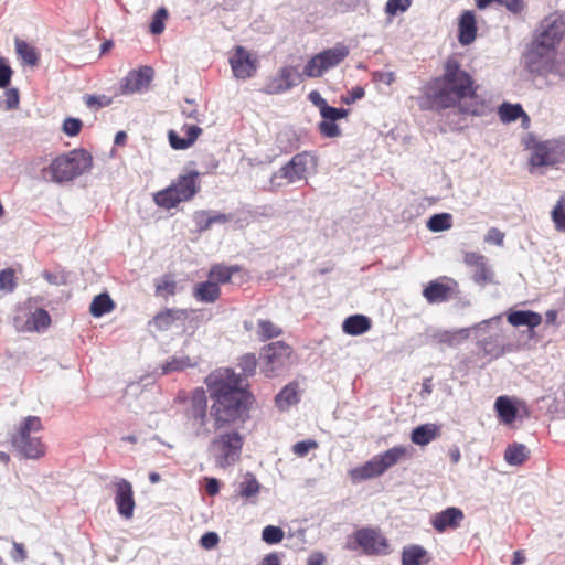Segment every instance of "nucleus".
I'll use <instances>...</instances> for the list:
<instances>
[{"label":"nucleus","mask_w":565,"mask_h":565,"mask_svg":"<svg viewBox=\"0 0 565 565\" xmlns=\"http://www.w3.org/2000/svg\"><path fill=\"white\" fill-rule=\"evenodd\" d=\"M205 384L213 401L211 418L216 431L207 446V455L217 468L226 469L239 461L244 437L236 429L221 431L236 422L247 402V392L242 388L243 380L231 369H218L209 374Z\"/></svg>","instance_id":"obj_1"},{"label":"nucleus","mask_w":565,"mask_h":565,"mask_svg":"<svg viewBox=\"0 0 565 565\" xmlns=\"http://www.w3.org/2000/svg\"><path fill=\"white\" fill-rule=\"evenodd\" d=\"M425 94L437 108L458 106L460 113L472 116H482L487 110L476 94L471 76L454 58L446 62L444 75L431 81Z\"/></svg>","instance_id":"obj_2"},{"label":"nucleus","mask_w":565,"mask_h":565,"mask_svg":"<svg viewBox=\"0 0 565 565\" xmlns=\"http://www.w3.org/2000/svg\"><path fill=\"white\" fill-rule=\"evenodd\" d=\"M43 430V424L39 416L22 418L11 434L10 443L19 456L24 459L39 460L46 455V445L38 433Z\"/></svg>","instance_id":"obj_3"},{"label":"nucleus","mask_w":565,"mask_h":565,"mask_svg":"<svg viewBox=\"0 0 565 565\" xmlns=\"http://www.w3.org/2000/svg\"><path fill=\"white\" fill-rule=\"evenodd\" d=\"M93 167V158L85 149H74L56 157L47 168L42 170L43 178L56 183L70 182L87 173Z\"/></svg>","instance_id":"obj_4"},{"label":"nucleus","mask_w":565,"mask_h":565,"mask_svg":"<svg viewBox=\"0 0 565 565\" xmlns=\"http://www.w3.org/2000/svg\"><path fill=\"white\" fill-rule=\"evenodd\" d=\"M409 457L411 452L407 447L394 446L384 452L373 456L363 465L350 469L348 475L353 483L377 478L398 462L406 460Z\"/></svg>","instance_id":"obj_5"},{"label":"nucleus","mask_w":565,"mask_h":565,"mask_svg":"<svg viewBox=\"0 0 565 565\" xmlns=\"http://www.w3.org/2000/svg\"><path fill=\"white\" fill-rule=\"evenodd\" d=\"M199 175L198 171L179 175L172 184L154 194L156 204L170 210L181 202L191 200L200 190Z\"/></svg>","instance_id":"obj_6"},{"label":"nucleus","mask_w":565,"mask_h":565,"mask_svg":"<svg viewBox=\"0 0 565 565\" xmlns=\"http://www.w3.org/2000/svg\"><path fill=\"white\" fill-rule=\"evenodd\" d=\"M344 547L349 551H362L367 556H384L391 553V545L379 527L365 526L350 535Z\"/></svg>","instance_id":"obj_7"},{"label":"nucleus","mask_w":565,"mask_h":565,"mask_svg":"<svg viewBox=\"0 0 565 565\" xmlns=\"http://www.w3.org/2000/svg\"><path fill=\"white\" fill-rule=\"evenodd\" d=\"M207 396L203 388H195L186 401L184 409L185 427L194 437H207L209 427Z\"/></svg>","instance_id":"obj_8"},{"label":"nucleus","mask_w":565,"mask_h":565,"mask_svg":"<svg viewBox=\"0 0 565 565\" xmlns=\"http://www.w3.org/2000/svg\"><path fill=\"white\" fill-rule=\"evenodd\" d=\"M561 57L556 50L540 47L532 43L525 56V64L527 70L537 76H563L565 67L561 63Z\"/></svg>","instance_id":"obj_9"},{"label":"nucleus","mask_w":565,"mask_h":565,"mask_svg":"<svg viewBox=\"0 0 565 565\" xmlns=\"http://www.w3.org/2000/svg\"><path fill=\"white\" fill-rule=\"evenodd\" d=\"M310 166H315V157L308 151L295 154L285 166L279 168L270 178V190H277L284 184L279 181L286 179L288 184L307 178Z\"/></svg>","instance_id":"obj_10"},{"label":"nucleus","mask_w":565,"mask_h":565,"mask_svg":"<svg viewBox=\"0 0 565 565\" xmlns=\"http://www.w3.org/2000/svg\"><path fill=\"white\" fill-rule=\"evenodd\" d=\"M349 47L342 43L324 50L312 56L303 67V74L308 77H320L327 71L338 66L348 55Z\"/></svg>","instance_id":"obj_11"},{"label":"nucleus","mask_w":565,"mask_h":565,"mask_svg":"<svg viewBox=\"0 0 565 565\" xmlns=\"http://www.w3.org/2000/svg\"><path fill=\"white\" fill-rule=\"evenodd\" d=\"M565 33V20L558 12L545 17L537 26L533 44L540 47H548L557 51L562 38Z\"/></svg>","instance_id":"obj_12"},{"label":"nucleus","mask_w":565,"mask_h":565,"mask_svg":"<svg viewBox=\"0 0 565 565\" xmlns=\"http://www.w3.org/2000/svg\"><path fill=\"white\" fill-rule=\"evenodd\" d=\"M565 161V141L559 139H552L537 142L532 148L530 157L531 172L535 169L556 166Z\"/></svg>","instance_id":"obj_13"},{"label":"nucleus","mask_w":565,"mask_h":565,"mask_svg":"<svg viewBox=\"0 0 565 565\" xmlns=\"http://www.w3.org/2000/svg\"><path fill=\"white\" fill-rule=\"evenodd\" d=\"M291 352V348L282 341L271 342L264 347L262 351V370L265 375L268 377L274 376L276 371L282 369L288 363Z\"/></svg>","instance_id":"obj_14"},{"label":"nucleus","mask_w":565,"mask_h":565,"mask_svg":"<svg viewBox=\"0 0 565 565\" xmlns=\"http://www.w3.org/2000/svg\"><path fill=\"white\" fill-rule=\"evenodd\" d=\"M111 484L115 492L114 502L119 515L125 520L132 519L136 507L132 484L124 478H115Z\"/></svg>","instance_id":"obj_15"},{"label":"nucleus","mask_w":565,"mask_h":565,"mask_svg":"<svg viewBox=\"0 0 565 565\" xmlns=\"http://www.w3.org/2000/svg\"><path fill=\"white\" fill-rule=\"evenodd\" d=\"M233 75L237 79H247L255 75L257 71V61L243 46H236L234 53L230 56Z\"/></svg>","instance_id":"obj_16"},{"label":"nucleus","mask_w":565,"mask_h":565,"mask_svg":"<svg viewBox=\"0 0 565 565\" xmlns=\"http://www.w3.org/2000/svg\"><path fill=\"white\" fill-rule=\"evenodd\" d=\"M492 321H500V317H495L489 320H483L480 323H477L470 328H461L457 330H436L431 334V339L434 342L438 344H446L448 347H457L462 341L467 340L470 337L471 330H480L483 328V326L492 322Z\"/></svg>","instance_id":"obj_17"},{"label":"nucleus","mask_w":565,"mask_h":565,"mask_svg":"<svg viewBox=\"0 0 565 565\" xmlns=\"http://www.w3.org/2000/svg\"><path fill=\"white\" fill-rule=\"evenodd\" d=\"M153 76V70L142 66L139 70L129 72L120 83L122 94H135L146 89Z\"/></svg>","instance_id":"obj_18"},{"label":"nucleus","mask_w":565,"mask_h":565,"mask_svg":"<svg viewBox=\"0 0 565 565\" xmlns=\"http://www.w3.org/2000/svg\"><path fill=\"white\" fill-rule=\"evenodd\" d=\"M463 518L465 514L462 510L456 507H449L441 512L435 513L430 519V524L438 533H444L448 530L459 527Z\"/></svg>","instance_id":"obj_19"},{"label":"nucleus","mask_w":565,"mask_h":565,"mask_svg":"<svg viewBox=\"0 0 565 565\" xmlns=\"http://www.w3.org/2000/svg\"><path fill=\"white\" fill-rule=\"evenodd\" d=\"M494 409L501 423L512 424L521 411L526 412L525 403L510 396H499L494 402Z\"/></svg>","instance_id":"obj_20"},{"label":"nucleus","mask_w":565,"mask_h":565,"mask_svg":"<svg viewBox=\"0 0 565 565\" xmlns=\"http://www.w3.org/2000/svg\"><path fill=\"white\" fill-rule=\"evenodd\" d=\"M298 82H300V74L294 67L285 66L266 83L265 92L267 94H280L297 85Z\"/></svg>","instance_id":"obj_21"},{"label":"nucleus","mask_w":565,"mask_h":565,"mask_svg":"<svg viewBox=\"0 0 565 565\" xmlns=\"http://www.w3.org/2000/svg\"><path fill=\"white\" fill-rule=\"evenodd\" d=\"M184 137L179 136L174 130L168 134L170 146L175 150L190 148L202 134V129L196 125L184 124L181 128Z\"/></svg>","instance_id":"obj_22"},{"label":"nucleus","mask_w":565,"mask_h":565,"mask_svg":"<svg viewBox=\"0 0 565 565\" xmlns=\"http://www.w3.org/2000/svg\"><path fill=\"white\" fill-rule=\"evenodd\" d=\"M476 14L472 11H465L458 23V41L461 45H469L476 40Z\"/></svg>","instance_id":"obj_23"},{"label":"nucleus","mask_w":565,"mask_h":565,"mask_svg":"<svg viewBox=\"0 0 565 565\" xmlns=\"http://www.w3.org/2000/svg\"><path fill=\"white\" fill-rule=\"evenodd\" d=\"M423 295L429 303L447 301L451 295V287L439 280L430 281L424 289Z\"/></svg>","instance_id":"obj_24"},{"label":"nucleus","mask_w":565,"mask_h":565,"mask_svg":"<svg viewBox=\"0 0 565 565\" xmlns=\"http://www.w3.org/2000/svg\"><path fill=\"white\" fill-rule=\"evenodd\" d=\"M371 319L363 315H353L344 319L342 331L349 335H361L371 329Z\"/></svg>","instance_id":"obj_25"},{"label":"nucleus","mask_w":565,"mask_h":565,"mask_svg":"<svg viewBox=\"0 0 565 565\" xmlns=\"http://www.w3.org/2000/svg\"><path fill=\"white\" fill-rule=\"evenodd\" d=\"M429 561L427 551L420 545H408L402 551V565H426Z\"/></svg>","instance_id":"obj_26"},{"label":"nucleus","mask_w":565,"mask_h":565,"mask_svg":"<svg viewBox=\"0 0 565 565\" xmlns=\"http://www.w3.org/2000/svg\"><path fill=\"white\" fill-rule=\"evenodd\" d=\"M508 321L514 327L526 326L530 329H534L542 322L540 313L530 310L513 311L508 315Z\"/></svg>","instance_id":"obj_27"},{"label":"nucleus","mask_w":565,"mask_h":565,"mask_svg":"<svg viewBox=\"0 0 565 565\" xmlns=\"http://www.w3.org/2000/svg\"><path fill=\"white\" fill-rule=\"evenodd\" d=\"M193 296L198 301L212 303L220 298L221 289L216 286V282L209 279L195 286Z\"/></svg>","instance_id":"obj_28"},{"label":"nucleus","mask_w":565,"mask_h":565,"mask_svg":"<svg viewBox=\"0 0 565 565\" xmlns=\"http://www.w3.org/2000/svg\"><path fill=\"white\" fill-rule=\"evenodd\" d=\"M262 489L260 483L253 473H246L243 481L238 486V495L250 503H255V499Z\"/></svg>","instance_id":"obj_29"},{"label":"nucleus","mask_w":565,"mask_h":565,"mask_svg":"<svg viewBox=\"0 0 565 565\" xmlns=\"http://www.w3.org/2000/svg\"><path fill=\"white\" fill-rule=\"evenodd\" d=\"M186 312L181 309H167L153 318V324L158 330H168L178 320H184Z\"/></svg>","instance_id":"obj_30"},{"label":"nucleus","mask_w":565,"mask_h":565,"mask_svg":"<svg viewBox=\"0 0 565 565\" xmlns=\"http://www.w3.org/2000/svg\"><path fill=\"white\" fill-rule=\"evenodd\" d=\"M530 457V450L523 444H510L504 451V460L510 466H520Z\"/></svg>","instance_id":"obj_31"},{"label":"nucleus","mask_w":565,"mask_h":565,"mask_svg":"<svg viewBox=\"0 0 565 565\" xmlns=\"http://www.w3.org/2000/svg\"><path fill=\"white\" fill-rule=\"evenodd\" d=\"M438 435V427L435 424H424L416 427L411 435L414 444L419 446L428 445Z\"/></svg>","instance_id":"obj_32"},{"label":"nucleus","mask_w":565,"mask_h":565,"mask_svg":"<svg viewBox=\"0 0 565 565\" xmlns=\"http://www.w3.org/2000/svg\"><path fill=\"white\" fill-rule=\"evenodd\" d=\"M276 405L279 409H288L291 405L299 402L297 384L290 383L286 385L275 398Z\"/></svg>","instance_id":"obj_33"},{"label":"nucleus","mask_w":565,"mask_h":565,"mask_svg":"<svg viewBox=\"0 0 565 565\" xmlns=\"http://www.w3.org/2000/svg\"><path fill=\"white\" fill-rule=\"evenodd\" d=\"M51 323L50 315L44 309H35L25 322V331H44Z\"/></svg>","instance_id":"obj_34"},{"label":"nucleus","mask_w":565,"mask_h":565,"mask_svg":"<svg viewBox=\"0 0 565 565\" xmlns=\"http://www.w3.org/2000/svg\"><path fill=\"white\" fill-rule=\"evenodd\" d=\"M236 271H238L237 266H225L216 264L210 269L209 279L213 282H216V286H218L220 284L228 282L233 274Z\"/></svg>","instance_id":"obj_35"},{"label":"nucleus","mask_w":565,"mask_h":565,"mask_svg":"<svg viewBox=\"0 0 565 565\" xmlns=\"http://www.w3.org/2000/svg\"><path fill=\"white\" fill-rule=\"evenodd\" d=\"M478 347L482 351L483 356H487L490 361L500 358L504 350L501 347L498 337H489L478 341Z\"/></svg>","instance_id":"obj_36"},{"label":"nucleus","mask_w":565,"mask_h":565,"mask_svg":"<svg viewBox=\"0 0 565 565\" xmlns=\"http://www.w3.org/2000/svg\"><path fill=\"white\" fill-rule=\"evenodd\" d=\"M499 116L502 122H512L520 117H523L525 120H529L527 115L524 113L522 106L519 104L503 103L499 107Z\"/></svg>","instance_id":"obj_37"},{"label":"nucleus","mask_w":565,"mask_h":565,"mask_svg":"<svg viewBox=\"0 0 565 565\" xmlns=\"http://www.w3.org/2000/svg\"><path fill=\"white\" fill-rule=\"evenodd\" d=\"M114 309V302L107 294L96 296L89 307L92 316L99 318Z\"/></svg>","instance_id":"obj_38"},{"label":"nucleus","mask_w":565,"mask_h":565,"mask_svg":"<svg viewBox=\"0 0 565 565\" xmlns=\"http://www.w3.org/2000/svg\"><path fill=\"white\" fill-rule=\"evenodd\" d=\"M14 44L17 53L26 64L31 66L38 64L39 56L35 49L32 45L20 39H15Z\"/></svg>","instance_id":"obj_39"},{"label":"nucleus","mask_w":565,"mask_h":565,"mask_svg":"<svg viewBox=\"0 0 565 565\" xmlns=\"http://www.w3.org/2000/svg\"><path fill=\"white\" fill-rule=\"evenodd\" d=\"M451 226L452 216L449 213L434 214L427 221V228L434 233L450 230Z\"/></svg>","instance_id":"obj_40"},{"label":"nucleus","mask_w":565,"mask_h":565,"mask_svg":"<svg viewBox=\"0 0 565 565\" xmlns=\"http://www.w3.org/2000/svg\"><path fill=\"white\" fill-rule=\"evenodd\" d=\"M472 279L480 286H486L493 282L494 273L489 266L487 258L481 262L478 267L473 268Z\"/></svg>","instance_id":"obj_41"},{"label":"nucleus","mask_w":565,"mask_h":565,"mask_svg":"<svg viewBox=\"0 0 565 565\" xmlns=\"http://www.w3.org/2000/svg\"><path fill=\"white\" fill-rule=\"evenodd\" d=\"M195 363L189 356H172L162 365V373L168 374L171 372L183 371L188 367L194 366Z\"/></svg>","instance_id":"obj_42"},{"label":"nucleus","mask_w":565,"mask_h":565,"mask_svg":"<svg viewBox=\"0 0 565 565\" xmlns=\"http://www.w3.org/2000/svg\"><path fill=\"white\" fill-rule=\"evenodd\" d=\"M257 326V333L262 341L277 338L282 333V330L278 326H276L275 323L267 319L258 320Z\"/></svg>","instance_id":"obj_43"},{"label":"nucleus","mask_w":565,"mask_h":565,"mask_svg":"<svg viewBox=\"0 0 565 565\" xmlns=\"http://www.w3.org/2000/svg\"><path fill=\"white\" fill-rule=\"evenodd\" d=\"M565 198L562 196L551 212L552 221L554 222L555 228L559 232L565 233Z\"/></svg>","instance_id":"obj_44"},{"label":"nucleus","mask_w":565,"mask_h":565,"mask_svg":"<svg viewBox=\"0 0 565 565\" xmlns=\"http://www.w3.org/2000/svg\"><path fill=\"white\" fill-rule=\"evenodd\" d=\"M284 536L282 529L276 525H267L262 531V540L270 545L280 543Z\"/></svg>","instance_id":"obj_45"},{"label":"nucleus","mask_w":565,"mask_h":565,"mask_svg":"<svg viewBox=\"0 0 565 565\" xmlns=\"http://www.w3.org/2000/svg\"><path fill=\"white\" fill-rule=\"evenodd\" d=\"M411 6L412 0H387L384 11L390 18H393L398 13L406 12Z\"/></svg>","instance_id":"obj_46"},{"label":"nucleus","mask_w":565,"mask_h":565,"mask_svg":"<svg viewBox=\"0 0 565 565\" xmlns=\"http://www.w3.org/2000/svg\"><path fill=\"white\" fill-rule=\"evenodd\" d=\"M319 447L315 439H306L296 443L292 446V452L300 458L306 457L311 450H316Z\"/></svg>","instance_id":"obj_47"},{"label":"nucleus","mask_w":565,"mask_h":565,"mask_svg":"<svg viewBox=\"0 0 565 565\" xmlns=\"http://www.w3.org/2000/svg\"><path fill=\"white\" fill-rule=\"evenodd\" d=\"M319 131L322 136L328 138H335L341 135V129L337 125L335 120L322 119L319 124Z\"/></svg>","instance_id":"obj_48"},{"label":"nucleus","mask_w":565,"mask_h":565,"mask_svg":"<svg viewBox=\"0 0 565 565\" xmlns=\"http://www.w3.org/2000/svg\"><path fill=\"white\" fill-rule=\"evenodd\" d=\"M15 288L14 270L11 268L0 271V290L13 291Z\"/></svg>","instance_id":"obj_49"},{"label":"nucleus","mask_w":565,"mask_h":565,"mask_svg":"<svg viewBox=\"0 0 565 565\" xmlns=\"http://www.w3.org/2000/svg\"><path fill=\"white\" fill-rule=\"evenodd\" d=\"M168 17V11L164 8H160L157 10L151 23H150V31L153 34H160L164 30V23L163 21Z\"/></svg>","instance_id":"obj_50"},{"label":"nucleus","mask_w":565,"mask_h":565,"mask_svg":"<svg viewBox=\"0 0 565 565\" xmlns=\"http://www.w3.org/2000/svg\"><path fill=\"white\" fill-rule=\"evenodd\" d=\"M349 114V110L345 108H335L327 105L321 111L320 115L322 119L328 120H339L345 118Z\"/></svg>","instance_id":"obj_51"},{"label":"nucleus","mask_w":565,"mask_h":565,"mask_svg":"<svg viewBox=\"0 0 565 565\" xmlns=\"http://www.w3.org/2000/svg\"><path fill=\"white\" fill-rule=\"evenodd\" d=\"M239 367L242 369L245 376H249L254 374L257 365V360L255 354H245L241 358Z\"/></svg>","instance_id":"obj_52"},{"label":"nucleus","mask_w":565,"mask_h":565,"mask_svg":"<svg viewBox=\"0 0 565 565\" xmlns=\"http://www.w3.org/2000/svg\"><path fill=\"white\" fill-rule=\"evenodd\" d=\"M82 126L83 124L81 119L70 117L63 122V131L70 137H75L79 134Z\"/></svg>","instance_id":"obj_53"},{"label":"nucleus","mask_w":565,"mask_h":565,"mask_svg":"<svg viewBox=\"0 0 565 565\" xmlns=\"http://www.w3.org/2000/svg\"><path fill=\"white\" fill-rule=\"evenodd\" d=\"M85 103L88 107H106L109 106L111 99L105 95H87L85 96Z\"/></svg>","instance_id":"obj_54"},{"label":"nucleus","mask_w":565,"mask_h":565,"mask_svg":"<svg viewBox=\"0 0 565 565\" xmlns=\"http://www.w3.org/2000/svg\"><path fill=\"white\" fill-rule=\"evenodd\" d=\"M12 70L4 58H0V88H6L11 81Z\"/></svg>","instance_id":"obj_55"},{"label":"nucleus","mask_w":565,"mask_h":565,"mask_svg":"<svg viewBox=\"0 0 565 565\" xmlns=\"http://www.w3.org/2000/svg\"><path fill=\"white\" fill-rule=\"evenodd\" d=\"M4 96H6V100H4L6 108L8 110L18 108L19 103H20V97H19V92L17 88L7 89L4 93Z\"/></svg>","instance_id":"obj_56"},{"label":"nucleus","mask_w":565,"mask_h":565,"mask_svg":"<svg viewBox=\"0 0 565 565\" xmlns=\"http://www.w3.org/2000/svg\"><path fill=\"white\" fill-rule=\"evenodd\" d=\"M396 76L394 72L375 71L372 73L373 82L383 83L387 86L392 85Z\"/></svg>","instance_id":"obj_57"},{"label":"nucleus","mask_w":565,"mask_h":565,"mask_svg":"<svg viewBox=\"0 0 565 565\" xmlns=\"http://www.w3.org/2000/svg\"><path fill=\"white\" fill-rule=\"evenodd\" d=\"M499 4L514 14L521 13L525 8L524 0H499Z\"/></svg>","instance_id":"obj_58"},{"label":"nucleus","mask_w":565,"mask_h":565,"mask_svg":"<svg viewBox=\"0 0 565 565\" xmlns=\"http://www.w3.org/2000/svg\"><path fill=\"white\" fill-rule=\"evenodd\" d=\"M503 239H504V233H502L499 228L497 227H491L488 232H487V235L484 237V241L487 243H491V244H495L498 246H501L503 244Z\"/></svg>","instance_id":"obj_59"},{"label":"nucleus","mask_w":565,"mask_h":565,"mask_svg":"<svg viewBox=\"0 0 565 565\" xmlns=\"http://www.w3.org/2000/svg\"><path fill=\"white\" fill-rule=\"evenodd\" d=\"M181 111L185 118L198 120L199 109L192 100H185L184 105H182Z\"/></svg>","instance_id":"obj_60"},{"label":"nucleus","mask_w":565,"mask_h":565,"mask_svg":"<svg viewBox=\"0 0 565 565\" xmlns=\"http://www.w3.org/2000/svg\"><path fill=\"white\" fill-rule=\"evenodd\" d=\"M200 543L204 548H213L218 543V535L214 532H207L201 536Z\"/></svg>","instance_id":"obj_61"},{"label":"nucleus","mask_w":565,"mask_h":565,"mask_svg":"<svg viewBox=\"0 0 565 565\" xmlns=\"http://www.w3.org/2000/svg\"><path fill=\"white\" fill-rule=\"evenodd\" d=\"M484 259H486V257L483 255L475 253V252L466 253L465 257H463L465 264L472 268L478 267V265L481 262H483Z\"/></svg>","instance_id":"obj_62"},{"label":"nucleus","mask_w":565,"mask_h":565,"mask_svg":"<svg viewBox=\"0 0 565 565\" xmlns=\"http://www.w3.org/2000/svg\"><path fill=\"white\" fill-rule=\"evenodd\" d=\"M11 556H12V559L15 562L25 561L28 555H26V551L24 550L23 544L14 542Z\"/></svg>","instance_id":"obj_63"},{"label":"nucleus","mask_w":565,"mask_h":565,"mask_svg":"<svg viewBox=\"0 0 565 565\" xmlns=\"http://www.w3.org/2000/svg\"><path fill=\"white\" fill-rule=\"evenodd\" d=\"M308 99L319 108V113L328 105L327 100L321 96L318 90H312L308 95Z\"/></svg>","instance_id":"obj_64"}]
</instances>
